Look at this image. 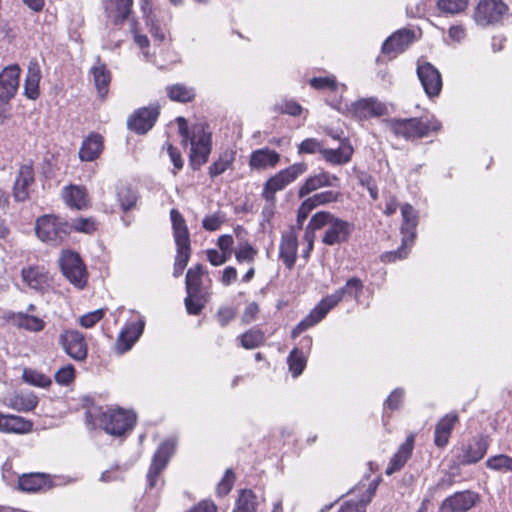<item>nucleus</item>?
Here are the masks:
<instances>
[{
  "label": "nucleus",
  "mask_w": 512,
  "mask_h": 512,
  "mask_svg": "<svg viewBox=\"0 0 512 512\" xmlns=\"http://www.w3.org/2000/svg\"><path fill=\"white\" fill-rule=\"evenodd\" d=\"M135 422L136 415L123 409L103 411L100 407H92L85 412V423L89 429L100 427L114 436L131 431Z\"/></svg>",
  "instance_id": "obj_1"
},
{
  "label": "nucleus",
  "mask_w": 512,
  "mask_h": 512,
  "mask_svg": "<svg viewBox=\"0 0 512 512\" xmlns=\"http://www.w3.org/2000/svg\"><path fill=\"white\" fill-rule=\"evenodd\" d=\"M382 123L396 137L404 138L407 141L426 137L430 132L441 129V123L433 116L384 119Z\"/></svg>",
  "instance_id": "obj_2"
},
{
  "label": "nucleus",
  "mask_w": 512,
  "mask_h": 512,
  "mask_svg": "<svg viewBox=\"0 0 512 512\" xmlns=\"http://www.w3.org/2000/svg\"><path fill=\"white\" fill-rule=\"evenodd\" d=\"M312 225L325 229L322 242L329 246L346 242L354 229L352 223L337 218L326 211H320L314 214Z\"/></svg>",
  "instance_id": "obj_3"
},
{
  "label": "nucleus",
  "mask_w": 512,
  "mask_h": 512,
  "mask_svg": "<svg viewBox=\"0 0 512 512\" xmlns=\"http://www.w3.org/2000/svg\"><path fill=\"white\" fill-rule=\"evenodd\" d=\"M173 236L176 244V257L173 275L178 277L188 264L190 258V238L185 219L176 209L170 211Z\"/></svg>",
  "instance_id": "obj_4"
},
{
  "label": "nucleus",
  "mask_w": 512,
  "mask_h": 512,
  "mask_svg": "<svg viewBox=\"0 0 512 512\" xmlns=\"http://www.w3.org/2000/svg\"><path fill=\"white\" fill-rule=\"evenodd\" d=\"M35 231L41 241L57 245L71 233V226L61 217L44 215L37 219Z\"/></svg>",
  "instance_id": "obj_5"
},
{
  "label": "nucleus",
  "mask_w": 512,
  "mask_h": 512,
  "mask_svg": "<svg viewBox=\"0 0 512 512\" xmlns=\"http://www.w3.org/2000/svg\"><path fill=\"white\" fill-rule=\"evenodd\" d=\"M308 165L304 162L292 164L279 171L267 180L263 189V197L267 202H275V193L283 190L287 185L306 173Z\"/></svg>",
  "instance_id": "obj_6"
},
{
  "label": "nucleus",
  "mask_w": 512,
  "mask_h": 512,
  "mask_svg": "<svg viewBox=\"0 0 512 512\" xmlns=\"http://www.w3.org/2000/svg\"><path fill=\"white\" fill-rule=\"evenodd\" d=\"M345 290H336L333 294L322 299L320 303L301 321L291 332L293 339L301 333L319 323L327 313L336 306L344 297Z\"/></svg>",
  "instance_id": "obj_7"
},
{
  "label": "nucleus",
  "mask_w": 512,
  "mask_h": 512,
  "mask_svg": "<svg viewBox=\"0 0 512 512\" xmlns=\"http://www.w3.org/2000/svg\"><path fill=\"white\" fill-rule=\"evenodd\" d=\"M190 145V166L193 170H198L208 161L211 153V134L207 133L202 125L194 126Z\"/></svg>",
  "instance_id": "obj_8"
},
{
  "label": "nucleus",
  "mask_w": 512,
  "mask_h": 512,
  "mask_svg": "<svg viewBox=\"0 0 512 512\" xmlns=\"http://www.w3.org/2000/svg\"><path fill=\"white\" fill-rule=\"evenodd\" d=\"M508 11L502 0H480L475 8L474 20L480 26L499 23Z\"/></svg>",
  "instance_id": "obj_9"
},
{
  "label": "nucleus",
  "mask_w": 512,
  "mask_h": 512,
  "mask_svg": "<svg viewBox=\"0 0 512 512\" xmlns=\"http://www.w3.org/2000/svg\"><path fill=\"white\" fill-rule=\"evenodd\" d=\"M35 184V172L31 161L20 165L14 180L12 195L16 202H25L30 198Z\"/></svg>",
  "instance_id": "obj_10"
},
{
  "label": "nucleus",
  "mask_w": 512,
  "mask_h": 512,
  "mask_svg": "<svg viewBox=\"0 0 512 512\" xmlns=\"http://www.w3.org/2000/svg\"><path fill=\"white\" fill-rule=\"evenodd\" d=\"M176 443L172 439L165 440L155 452L152 463L147 473L148 488L153 489L157 485L160 473L167 466L170 457L174 453Z\"/></svg>",
  "instance_id": "obj_11"
},
{
  "label": "nucleus",
  "mask_w": 512,
  "mask_h": 512,
  "mask_svg": "<svg viewBox=\"0 0 512 512\" xmlns=\"http://www.w3.org/2000/svg\"><path fill=\"white\" fill-rule=\"evenodd\" d=\"M59 264L63 275L75 286H80L85 280L86 269L85 266L76 252L63 251Z\"/></svg>",
  "instance_id": "obj_12"
},
{
  "label": "nucleus",
  "mask_w": 512,
  "mask_h": 512,
  "mask_svg": "<svg viewBox=\"0 0 512 512\" xmlns=\"http://www.w3.org/2000/svg\"><path fill=\"white\" fill-rule=\"evenodd\" d=\"M347 113L362 121L387 114V107L376 98H363L347 106Z\"/></svg>",
  "instance_id": "obj_13"
},
{
  "label": "nucleus",
  "mask_w": 512,
  "mask_h": 512,
  "mask_svg": "<svg viewBox=\"0 0 512 512\" xmlns=\"http://www.w3.org/2000/svg\"><path fill=\"white\" fill-rule=\"evenodd\" d=\"M417 76L430 98L438 96L442 89V77L438 69L429 62H418Z\"/></svg>",
  "instance_id": "obj_14"
},
{
  "label": "nucleus",
  "mask_w": 512,
  "mask_h": 512,
  "mask_svg": "<svg viewBox=\"0 0 512 512\" xmlns=\"http://www.w3.org/2000/svg\"><path fill=\"white\" fill-rule=\"evenodd\" d=\"M158 116L159 106L157 105L140 108L128 118V128L138 134H145L154 126Z\"/></svg>",
  "instance_id": "obj_15"
},
{
  "label": "nucleus",
  "mask_w": 512,
  "mask_h": 512,
  "mask_svg": "<svg viewBox=\"0 0 512 512\" xmlns=\"http://www.w3.org/2000/svg\"><path fill=\"white\" fill-rule=\"evenodd\" d=\"M20 81V68L13 64L0 73V102L8 103L16 94Z\"/></svg>",
  "instance_id": "obj_16"
},
{
  "label": "nucleus",
  "mask_w": 512,
  "mask_h": 512,
  "mask_svg": "<svg viewBox=\"0 0 512 512\" xmlns=\"http://www.w3.org/2000/svg\"><path fill=\"white\" fill-rule=\"evenodd\" d=\"M340 179L335 174L321 170L314 175H310L300 186L298 195L304 197L320 188L339 187Z\"/></svg>",
  "instance_id": "obj_17"
},
{
  "label": "nucleus",
  "mask_w": 512,
  "mask_h": 512,
  "mask_svg": "<svg viewBox=\"0 0 512 512\" xmlns=\"http://www.w3.org/2000/svg\"><path fill=\"white\" fill-rule=\"evenodd\" d=\"M477 500L478 495L474 492H456L442 502L440 512H466L475 506Z\"/></svg>",
  "instance_id": "obj_18"
},
{
  "label": "nucleus",
  "mask_w": 512,
  "mask_h": 512,
  "mask_svg": "<svg viewBox=\"0 0 512 512\" xmlns=\"http://www.w3.org/2000/svg\"><path fill=\"white\" fill-rule=\"evenodd\" d=\"M60 343L65 352L73 359L82 361L87 356L84 336L78 331H66L61 335Z\"/></svg>",
  "instance_id": "obj_19"
},
{
  "label": "nucleus",
  "mask_w": 512,
  "mask_h": 512,
  "mask_svg": "<svg viewBox=\"0 0 512 512\" xmlns=\"http://www.w3.org/2000/svg\"><path fill=\"white\" fill-rule=\"evenodd\" d=\"M144 326L145 320L143 317L139 318L137 322L127 324L117 338L116 351L119 354L129 351L142 335Z\"/></svg>",
  "instance_id": "obj_20"
},
{
  "label": "nucleus",
  "mask_w": 512,
  "mask_h": 512,
  "mask_svg": "<svg viewBox=\"0 0 512 512\" xmlns=\"http://www.w3.org/2000/svg\"><path fill=\"white\" fill-rule=\"evenodd\" d=\"M144 326L145 320L143 317L139 318L137 322L127 324L117 338L116 351L119 354L129 351L142 335Z\"/></svg>",
  "instance_id": "obj_21"
},
{
  "label": "nucleus",
  "mask_w": 512,
  "mask_h": 512,
  "mask_svg": "<svg viewBox=\"0 0 512 512\" xmlns=\"http://www.w3.org/2000/svg\"><path fill=\"white\" fill-rule=\"evenodd\" d=\"M414 40V32L409 29H400L388 37L382 44V53L395 56L402 53Z\"/></svg>",
  "instance_id": "obj_22"
},
{
  "label": "nucleus",
  "mask_w": 512,
  "mask_h": 512,
  "mask_svg": "<svg viewBox=\"0 0 512 512\" xmlns=\"http://www.w3.org/2000/svg\"><path fill=\"white\" fill-rule=\"evenodd\" d=\"M133 0H104L106 17L116 26L121 25L129 16Z\"/></svg>",
  "instance_id": "obj_23"
},
{
  "label": "nucleus",
  "mask_w": 512,
  "mask_h": 512,
  "mask_svg": "<svg viewBox=\"0 0 512 512\" xmlns=\"http://www.w3.org/2000/svg\"><path fill=\"white\" fill-rule=\"evenodd\" d=\"M400 210L402 216V224L400 227L401 236L404 238V242H415L417 236L416 229L419 222L418 212L408 203L403 204Z\"/></svg>",
  "instance_id": "obj_24"
},
{
  "label": "nucleus",
  "mask_w": 512,
  "mask_h": 512,
  "mask_svg": "<svg viewBox=\"0 0 512 512\" xmlns=\"http://www.w3.org/2000/svg\"><path fill=\"white\" fill-rule=\"evenodd\" d=\"M33 422L18 415L0 412V432L7 434H27L32 431Z\"/></svg>",
  "instance_id": "obj_25"
},
{
  "label": "nucleus",
  "mask_w": 512,
  "mask_h": 512,
  "mask_svg": "<svg viewBox=\"0 0 512 512\" xmlns=\"http://www.w3.org/2000/svg\"><path fill=\"white\" fill-rule=\"evenodd\" d=\"M488 449V441L486 437H479L469 443L458 457V461L462 465L474 464L480 461L486 454Z\"/></svg>",
  "instance_id": "obj_26"
},
{
  "label": "nucleus",
  "mask_w": 512,
  "mask_h": 512,
  "mask_svg": "<svg viewBox=\"0 0 512 512\" xmlns=\"http://www.w3.org/2000/svg\"><path fill=\"white\" fill-rule=\"evenodd\" d=\"M458 420V414L451 412L438 421L434 431V443L437 447L442 448L448 444L451 432Z\"/></svg>",
  "instance_id": "obj_27"
},
{
  "label": "nucleus",
  "mask_w": 512,
  "mask_h": 512,
  "mask_svg": "<svg viewBox=\"0 0 512 512\" xmlns=\"http://www.w3.org/2000/svg\"><path fill=\"white\" fill-rule=\"evenodd\" d=\"M298 239L293 230L283 234L280 247L279 256L285 266L291 269L297 257Z\"/></svg>",
  "instance_id": "obj_28"
},
{
  "label": "nucleus",
  "mask_w": 512,
  "mask_h": 512,
  "mask_svg": "<svg viewBox=\"0 0 512 512\" xmlns=\"http://www.w3.org/2000/svg\"><path fill=\"white\" fill-rule=\"evenodd\" d=\"M280 161V154L268 148L258 149L252 152L249 165L253 169L261 170L275 167Z\"/></svg>",
  "instance_id": "obj_29"
},
{
  "label": "nucleus",
  "mask_w": 512,
  "mask_h": 512,
  "mask_svg": "<svg viewBox=\"0 0 512 512\" xmlns=\"http://www.w3.org/2000/svg\"><path fill=\"white\" fill-rule=\"evenodd\" d=\"M4 319L19 328L33 332L41 331L45 326L42 319L24 313L7 312L4 315Z\"/></svg>",
  "instance_id": "obj_30"
},
{
  "label": "nucleus",
  "mask_w": 512,
  "mask_h": 512,
  "mask_svg": "<svg viewBox=\"0 0 512 512\" xmlns=\"http://www.w3.org/2000/svg\"><path fill=\"white\" fill-rule=\"evenodd\" d=\"M414 447V435H409L405 442L401 444L396 454L390 461L389 466L386 469L387 475H392L396 471H399L410 458Z\"/></svg>",
  "instance_id": "obj_31"
},
{
  "label": "nucleus",
  "mask_w": 512,
  "mask_h": 512,
  "mask_svg": "<svg viewBox=\"0 0 512 512\" xmlns=\"http://www.w3.org/2000/svg\"><path fill=\"white\" fill-rule=\"evenodd\" d=\"M353 152V147L345 141L337 149L323 148L321 155L325 161L332 165H344L350 162Z\"/></svg>",
  "instance_id": "obj_32"
},
{
  "label": "nucleus",
  "mask_w": 512,
  "mask_h": 512,
  "mask_svg": "<svg viewBox=\"0 0 512 512\" xmlns=\"http://www.w3.org/2000/svg\"><path fill=\"white\" fill-rule=\"evenodd\" d=\"M41 80L40 66L36 61H30L24 83L25 95L35 100L39 96V82Z\"/></svg>",
  "instance_id": "obj_33"
},
{
  "label": "nucleus",
  "mask_w": 512,
  "mask_h": 512,
  "mask_svg": "<svg viewBox=\"0 0 512 512\" xmlns=\"http://www.w3.org/2000/svg\"><path fill=\"white\" fill-rule=\"evenodd\" d=\"M102 148V137L98 134H91L83 141L79 157L82 161H93L99 156Z\"/></svg>",
  "instance_id": "obj_34"
},
{
  "label": "nucleus",
  "mask_w": 512,
  "mask_h": 512,
  "mask_svg": "<svg viewBox=\"0 0 512 512\" xmlns=\"http://www.w3.org/2000/svg\"><path fill=\"white\" fill-rule=\"evenodd\" d=\"M22 278L29 288H42L49 285V274L44 267L32 266L22 270Z\"/></svg>",
  "instance_id": "obj_35"
},
{
  "label": "nucleus",
  "mask_w": 512,
  "mask_h": 512,
  "mask_svg": "<svg viewBox=\"0 0 512 512\" xmlns=\"http://www.w3.org/2000/svg\"><path fill=\"white\" fill-rule=\"evenodd\" d=\"M63 199L67 205L81 210L88 205L87 192L84 187L70 185L63 190Z\"/></svg>",
  "instance_id": "obj_36"
},
{
  "label": "nucleus",
  "mask_w": 512,
  "mask_h": 512,
  "mask_svg": "<svg viewBox=\"0 0 512 512\" xmlns=\"http://www.w3.org/2000/svg\"><path fill=\"white\" fill-rule=\"evenodd\" d=\"M94 85L101 98H104L108 92V86L111 81V75L105 64L98 61V65L91 68Z\"/></svg>",
  "instance_id": "obj_37"
},
{
  "label": "nucleus",
  "mask_w": 512,
  "mask_h": 512,
  "mask_svg": "<svg viewBox=\"0 0 512 512\" xmlns=\"http://www.w3.org/2000/svg\"><path fill=\"white\" fill-rule=\"evenodd\" d=\"M47 484V477L43 473L24 474L19 477L18 486L20 490L26 492H36L44 488Z\"/></svg>",
  "instance_id": "obj_38"
},
{
  "label": "nucleus",
  "mask_w": 512,
  "mask_h": 512,
  "mask_svg": "<svg viewBox=\"0 0 512 512\" xmlns=\"http://www.w3.org/2000/svg\"><path fill=\"white\" fill-rule=\"evenodd\" d=\"M37 397L31 393H17L8 398L7 406L17 411H31L37 406Z\"/></svg>",
  "instance_id": "obj_39"
},
{
  "label": "nucleus",
  "mask_w": 512,
  "mask_h": 512,
  "mask_svg": "<svg viewBox=\"0 0 512 512\" xmlns=\"http://www.w3.org/2000/svg\"><path fill=\"white\" fill-rule=\"evenodd\" d=\"M188 294L184 300L187 312L197 315L204 308L208 295L204 290H187Z\"/></svg>",
  "instance_id": "obj_40"
},
{
  "label": "nucleus",
  "mask_w": 512,
  "mask_h": 512,
  "mask_svg": "<svg viewBox=\"0 0 512 512\" xmlns=\"http://www.w3.org/2000/svg\"><path fill=\"white\" fill-rule=\"evenodd\" d=\"M235 160V152L233 150L223 151L218 159L209 167V175L211 178L217 177L228 170Z\"/></svg>",
  "instance_id": "obj_41"
},
{
  "label": "nucleus",
  "mask_w": 512,
  "mask_h": 512,
  "mask_svg": "<svg viewBox=\"0 0 512 512\" xmlns=\"http://www.w3.org/2000/svg\"><path fill=\"white\" fill-rule=\"evenodd\" d=\"M116 194L120 207L125 212L131 210L135 206L138 199L136 191L125 184H120L117 186Z\"/></svg>",
  "instance_id": "obj_42"
},
{
  "label": "nucleus",
  "mask_w": 512,
  "mask_h": 512,
  "mask_svg": "<svg viewBox=\"0 0 512 512\" xmlns=\"http://www.w3.org/2000/svg\"><path fill=\"white\" fill-rule=\"evenodd\" d=\"M258 501L253 491L244 489L236 501L234 512H257Z\"/></svg>",
  "instance_id": "obj_43"
},
{
  "label": "nucleus",
  "mask_w": 512,
  "mask_h": 512,
  "mask_svg": "<svg viewBox=\"0 0 512 512\" xmlns=\"http://www.w3.org/2000/svg\"><path fill=\"white\" fill-rule=\"evenodd\" d=\"M375 490L376 486L370 485L363 497L357 502H347L338 512H365V506L372 500Z\"/></svg>",
  "instance_id": "obj_44"
},
{
  "label": "nucleus",
  "mask_w": 512,
  "mask_h": 512,
  "mask_svg": "<svg viewBox=\"0 0 512 512\" xmlns=\"http://www.w3.org/2000/svg\"><path fill=\"white\" fill-rule=\"evenodd\" d=\"M168 96L173 101L188 102L195 97L193 88H189L183 84H175L167 88Z\"/></svg>",
  "instance_id": "obj_45"
},
{
  "label": "nucleus",
  "mask_w": 512,
  "mask_h": 512,
  "mask_svg": "<svg viewBox=\"0 0 512 512\" xmlns=\"http://www.w3.org/2000/svg\"><path fill=\"white\" fill-rule=\"evenodd\" d=\"M486 467L498 472H512V457L499 454L486 460Z\"/></svg>",
  "instance_id": "obj_46"
},
{
  "label": "nucleus",
  "mask_w": 512,
  "mask_h": 512,
  "mask_svg": "<svg viewBox=\"0 0 512 512\" xmlns=\"http://www.w3.org/2000/svg\"><path fill=\"white\" fill-rule=\"evenodd\" d=\"M289 370L293 377H298L306 366V357L298 348H294L287 359Z\"/></svg>",
  "instance_id": "obj_47"
},
{
  "label": "nucleus",
  "mask_w": 512,
  "mask_h": 512,
  "mask_svg": "<svg viewBox=\"0 0 512 512\" xmlns=\"http://www.w3.org/2000/svg\"><path fill=\"white\" fill-rule=\"evenodd\" d=\"M413 244H414V241L404 242V238L402 237L401 246L394 251H388V252H385L384 254H382L381 260L383 262L392 263V262H396L397 260L405 259L408 256Z\"/></svg>",
  "instance_id": "obj_48"
},
{
  "label": "nucleus",
  "mask_w": 512,
  "mask_h": 512,
  "mask_svg": "<svg viewBox=\"0 0 512 512\" xmlns=\"http://www.w3.org/2000/svg\"><path fill=\"white\" fill-rule=\"evenodd\" d=\"M241 345L245 349H254L264 342V333L258 329H251L241 335Z\"/></svg>",
  "instance_id": "obj_49"
},
{
  "label": "nucleus",
  "mask_w": 512,
  "mask_h": 512,
  "mask_svg": "<svg viewBox=\"0 0 512 512\" xmlns=\"http://www.w3.org/2000/svg\"><path fill=\"white\" fill-rule=\"evenodd\" d=\"M23 380L31 385L38 387H47L51 384L49 377L32 369H24Z\"/></svg>",
  "instance_id": "obj_50"
},
{
  "label": "nucleus",
  "mask_w": 512,
  "mask_h": 512,
  "mask_svg": "<svg viewBox=\"0 0 512 512\" xmlns=\"http://www.w3.org/2000/svg\"><path fill=\"white\" fill-rule=\"evenodd\" d=\"M315 207L319 205H326L334 202H338L342 198V193L334 190H327L320 193H316L309 197Z\"/></svg>",
  "instance_id": "obj_51"
},
{
  "label": "nucleus",
  "mask_w": 512,
  "mask_h": 512,
  "mask_svg": "<svg viewBox=\"0 0 512 512\" xmlns=\"http://www.w3.org/2000/svg\"><path fill=\"white\" fill-rule=\"evenodd\" d=\"M437 4L441 11L449 14H457L467 7L468 0H438Z\"/></svg>",
  "instance_id": "obj_52"
},
{
  "label": "nucleus",
  "mask_w": 512,
  "mask_h": 512,
  "mask_svg": "<svg viewBox=\"0 0 512 512\" xmlns=\"http://www.w3.org/2000/svg\"><path fill=\"white\" fill-rule=\"evenodd\" d=\"M323 151L321 142L316 138H307L298 145L299 154H315Z\"/></svg>",
  "instance_id": "obj_53"
},
{
  "label": "nucleus",
  "mask_w": 512,
  "mask_h": 512,
  "mask_svg": "<svg viewBox=\"0 0 512 512\" xmlns=\"http://www.w3.org/2000/svg\"><path fill=\"white\" fill-rule=\"evenodd\" d=\"M75 378V369L71 364H68L62 368H60L55 373V380L60 385H68Z\"/></svg>",
  "instance_id": "obj_54"
},
{
  "label": "nucleus",
  "mask_w": 512,
  "mask_h": 512,
  "mask_svg": "<svg viewBox=\"0 0 512 512\" xmlns=\"http://www.w3.org/2000/svg\"><path fill=\"white\" fill-rule=\"evenodd\" d=\"M310 85L318 90L329 89L335 91L337 89V82L334 76L314 77L310 80Z\"/></svg>",
  "instance_id": "obj_55"
},
{
  "label": "nucleus",
  "mask_w": 512,
  "mask_h": 512,
  "mask_svg": "<svg viewBox=\"0 0 512 512\" xmlns=\"http://www.w3.org/2000/svg\"><path fill=\"white\" fill-rule=\"evenodd\" d=\"M203 274L201 265L190 268L186 274V288H199L200 279Z\"/></svg>",
  "instance_id": "obj_56"
},
{
  "label": "nucleus",
  "mask_w": 512,
  "mask_h": 512,
  "mask_svg": "<svg viewBox=\"0 0 512 512\" xmlns=\"http://www.w3.org/2000/svg\"><path fill=\"white\" fill-rule=\"evenodd\" d=\"M69 223L71 226V231L75 230L83 233H91L96 229L94 221L90 218H79Z\"/></svg>",
  "instance_id": "obj_57"
},
{
  "label": "nucleus",
  "mask_w": 512,
  "mask_h": 512,
  "mask_svg": "<svg viewBox=\"0 0 512 512\" xmlns=\"http://www.w3.org/2000/svg\"><path fill=\"white\" fill-rule=\"evenodd\" d=\"M104 313L103 308L89 312L80 318V324L85 328H91L103 318Z\"/></svg>",
  "instance_id": "obj_58"
},
{
  "label": "nucleus",
  "mask_w": 512,
  "mask_h": 512,
  "mask_svg": "<svg viewBox=\"0 0 512 512\" xmlns=\"http://www.w3.org/2000/svg\"><path fill=\"white\" fill-rule=\"evenodd\" d=\"M234 473L231 469H227L225 475L217 486V493L220 496L228 494L234 483Z\"/></svg>",
  "instance_id": "obj_59"
},
{
  "label": "nucleus",
  "mask_w": 512,
  "mask_h": 512,
  "mask_svg": "<svg viewBox=\"0 0 512 512\" xmlns=\"http://www.w3.org/2000/svg\"><path fill=\"white\" fill-rule=\"evenodd\" d=\"M224 223V216L220 213H214L206 216L202 221V227L207 231H216Z\"/></svg>",
  "instance_id": "obj_60"
},
{
  "label": "nucleus",
  "mask_w": 512,
  "mask_h": 512,
  "mask_svg": "<svg viewBox=\"0 0 512 512\" xmlns=\"http://www.w3.org/2000/svg\"><path fill=\"white\" fill-rule=\"evenodd\" d=\"M164 147H166L168 155L170 157V160L173 163V166H174L173 173L176 174L177 171H179L183 168L184 163H183L181 154H180L179 150L170 143H166L164 145Z\"/></svg>",
  "instance_id": "obj_61"
},
{
  "label": "nucleus",
  "mask_w": 512,
  "mask_h": 512,
  "mask_svg": "<svg viewBox=\"0 0 512 512\" xmlns=\"http://www.w3.org/2000/svg\"><path fill=\"white\" fill-rule=\"evenodd\" d=\"M255 255V249L248 243L241 245L239 249L236 251V258L239 262H251L254 259Z\"/></svg>",
  "instance_id": "obj_62"
},
{
  "label": "nucleus",
  "mask_w": 512,
  "mask_h": 512,
  "mask_svg": "<svg viewBox=\"0 0 512 512\" xmlns=\"http://www.w3.org/2000/svg\"><path fill=\"white\" fill-rule=\"evenodd\" d=\"M259 313V306L256 302L247 304L245 310L242 313L241 321L243 324H250L256 320V316Z\"/></svg>",
  "instance_id": "obj_63"
},
{
  "label": "nucleus",
  "mask_w": 512,
  "mask_h": 512,
  "mask_svg": "<svg viewBox=\"0 0 512 512\" xmlns=\"http://www.w3.org/2000/svg\"><path fill=\"white\" fill-rule=\"evenodd\" d=\"M236 315V310L233 307L225 306L221 307L217 312V320L219 324L224 327L226 326Z\"/></svg>",
  "instance_id": "obj_64"
}]
</instances>
